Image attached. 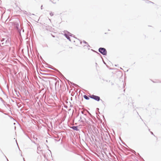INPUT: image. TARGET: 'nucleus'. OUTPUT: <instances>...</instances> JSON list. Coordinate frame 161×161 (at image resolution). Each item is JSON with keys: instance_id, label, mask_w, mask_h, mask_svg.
<instances>
[{"instance_id": "nucleus-1", "label": "nucleus", "mask_w": 161, "mask_h": 161, "mask_svg": "<svg viewBox=\"0 0 161 161\" xmlns=\"http://www.w3.org/2000/svg\"><path fill=\"white\" fill-rule=\"evenodd\" d=\"M99 51L103 54L105 55L107 54V51L105 49L103 48H100L99 49Z\"/></svg>"}, {"instance_id": "nucleus-2", "label": "nucleus", "mask_w": 161, "mask_h": 161, "mask_svg": "<svg viewBox=\"0 0 161 161\" xmlns=\"http://www.w3.org/2000/svg\"><path fill=\"white\" fill-rule=\"evenodd\" d=\"M90 97L91 98H93L97 101H99V100L100 99V98L99 97H98V96H95V95H92Z\"/></svg>"}, {"instance_id": "nucleus-3", "label": "nucleus", "mask_w": 161, "mask_h": 161, "mask_svg": "<svg viewBox=\"0 0 161 161\" xmlns=\"http://www.w3.org/2000/svg\"><path fill=\"white\" fill-rule=\"evenodd\" d=\"M71 128H72L73 130H78V129H77V126H74L71 127Z\"/></svg>"}, {"instance_id": "nucleus-4", "label": "nucleus", "mask_w": 161, "mask_h": 161, "mask_svg": "<svg viewBox=\"0 0 161 161\" xmlns=\"http://www.w3.org/2000/svg\"><path fill=\"white\" fill-rule=\"evenodd\" d=\"M52 2L54 3H56L58 2V0H52Z\"/></svg>"}, {"instance_id": "nucleus-5", "label": "nucleus", "mask_w": 161, "mask_h": 161, "mask_svg": "<svg viewBox=\"0 0 161 161\" xmlns=\"http://www.w3.org/2000/svg\"><path fill=\"white\" fill-rule=\"evenodd\" d=\"M84 97L86 99L89 100V97L85 95L84 96Z\"/></svg>"}, {"instance_id": "nucleus-6", "label": "nucleus", "mask_w": 161, "mask_h": 161, "mask_svg": "<svg viewBox=\"0 0 161 161\" xmlns=\"http://www.w3.org/2000/svg\"><path fill=\"white\" fill-rule=\"evenodd\" d=\"M65 35L68 39H69V37L67 36V35L66 34H65Z\"/></svg>"}, {"instance_id": "nucleus-7", "label": "nucleus", "mask_w": 161, "mask_h": 161, "mask_svg": "<svg viewBox=\"0 0 161 161\" xmlns=\"http://www.w3.org/2000/svg\"><path fill=\"white\" fill-rule=\"evenodd\" d=\"M77 41H78V42H80H80L79 41V40H77Z\"/></svg>"}, {"instance_id": "nucleus-8", "label": "nucleus", "mask_w": 161, "mask_h": 161, "mask_svg": "<svg viewBox=\"0 0 161 161\" xmlns=\"http://www.w3.org/2000/svg\"><path fill=\"white\" fill-rule=\"evenodd\" d=\"M73 125H74V121H73Z\"/></svg>"}, {"instance_id": "nucleus-9", "label": "nucleus", "mask_w": 161, "mask_h": 161, "mask_svg": "<svg viewBox=\"0 0 161 161\" xmlns=\"http://www.w3.org/2000/svg\"><path fill=\"white\" fill-rule=\"evenodd\" d=\"M75 45H76V46H78V44H75Z\"/></svg>"}, {"instance_id": "nucleus-10", "label": "nucleus", "mask_w": 161, "mask_h": 161, "mask_svg": "<svg viewBox=\"0 0 161 161\" xmlns=\"http://www.w3.org/2000/svg\"><path fill=\"white\" fill-rule=\"evenodd\" d=\"M75 125H76V124H77V123H75Z\"/></svg>"}]
</instances>
